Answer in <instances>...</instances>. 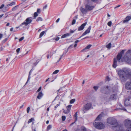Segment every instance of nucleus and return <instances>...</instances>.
Listing matches in <instances>:
<instances>
[{
	"label": "nucleus",
	"instance_id": "nucleus-1",
	"mask_svg": "<svg viewBox=\"0 0 131 131\" xmlns=\"http://www.w3.org/2000/svg\"><path fill=\"white\" fill-rule=\"evenodd\" d=\"M119 79L122 82H124L128 79L131 78V70L128 69L124 71L119 70L118 72Z\"/></svg>",
	"mask_w": 131,
	"mask_h": 131
},
{
	"label": "nucleus",
	"instance_id": "nucleus-2",
	"mask_svg": "<svg viewBox=\"0 0 131 131\" xmlns=\"http://www.w3.org/2000/svg\"><path fill=\"white\" fill-rule=\"evenodd\" d=\"M108 123L113 125V127L116 129L121 124L118 123L116 119L113 117H110L107 119Z\"/></svg>",
	"mask_w": 131,
	"mask_h": 131
},
{
	"label": "nucleus",
	"instance_id": "nucleus-3",
	"mask_svg": "<svg viewBox=\"0 0 131 131\" xmlns=\"http://www.w3.org/2000/svg\"><path fill=\"white\" fill-rule=\"evenodd\" d=\"M125 51V50H122L119 53H118L117 58H114L113 63V68H116L117 66V61H118L119 62V61L122 58V54L124 53Z\"/></svg>",
	"mask_w": 131,
	"mask_h": 131
},
{
	"label": "nucleus",
	"instance_id": "nucleus-4",
	"mask_svg": "<svg viewBox=\"0 0 131 131\" xmlns=\"http://www.w3.org/2000/svg\"><path fill=\"white\" fill-rule=\"evenodd\" d=\"M125 60L127 63L131 64V51L128 50L126 52V55L124 57Z\"/></svg>",
	"mask_w": 131,
	"mask_h": 131
},
{
	"label": "nucleus",
	"instance_id": "nucleus-5",
	"mask_svg": "<svg viewBox=\"0 0 131 131\" xmlns=\"http://www.w3.org/2000/svg\"><path fill=\"white\" fill-rule=\"evenodd\" d=\"M94 126L99 129H101L104 127V125L101 122L99 121L93 123Z\"/></svg>",
	"mask_w": 131,
	"mask_h": 131
},
{
	"label": "nucleus",
	"instance_id": "nucleus-6",
	"mask_svg": "<svg viewBox=\"0 0 131 131\" xmlns=\"http://www.w3.org/2000/svg\"><path fill=\"white\" fill-rule=\"evenodd\" d=\"M108 86H104L102 87L100 89L101 92L102 93L105 94H108L109 93L110 91L108 89Z\"/></svg>",
	"mask_w": 131,
	"mask_h": 131
},
{
	"label": "nucleus",
	"instance_id": "nucleus-7",
	"mask_svg": "<svg viewBox=\"0 0 131 131\" xmlns=\"http://www.w3.org/2000/svg\"><path fill=\"white\" fill-rule=\"evenodd\" d=\"M31 18L32 17H31L27 18L25 20L26 22H24L23 23L20 25V26H21L23 25H25V26H27L32 22V20Z\"/></svg>",
	"mask_w": 131,
	"mask_h": 131
},
{
	"label": "nucleus",
	"instance_id": "nucleus-8",
	"mask_svg": "<svg viewBox=\"0 0 131 131\" xmlns=\"http://www.w3.org/2000/svg\"><path fill=\"white\" fill-rule=\"evenodd\" d=\"M124 105L126 106L131 105V97H129L124 101Z\"/></svg>",
	"mask_w": 131,
	"mask_h": 131
},
{
	"label": "nucleus",
	"instance_id": "nucleus-9",
	"mask_svg": "<svg viewBox=\"0 0 131 131\" xmlns=\"http://www.w3.org/2000/svg\"><path fill=\"white\" fill-rule=\"evenodd\" d=\"M129 79L130 81H127L125 84V88L127 90L131 89V78Z\"/></svg>",
	"mask_w": 131,
	"mask_h": 131
},
{
	"label": "nucleus",
	"instance_id": "nucleus-10",
	"mask_svg": "<svg viewBox=\"0 0 131 131\" xmlns=\"http://www.w3.org/2000/svg\"><path fill=\"white\" fill-rule=\"evenodd\" d=\"M94 6H91L88 4H87L85 5V7L86 8L88 11L92 10L94 8Z\"/></svg>",
	"mask_w": 131,
	"mask_h": 131
},
{
	"label": "nucleus",
	"instance_id": "nucleus-11",
	"mask_svg": "<svg viewBox=\"0 0 131 131\" xmlns=\"http://www.w3.org/2000/svg\"><path fill=\"white\" fill-rule=\"evenodd\" d=\"M101 100L103 101L108 102L110 101V97H108L104 96L103 95H102L100 97Z\"/></svg>",
	"mask_w": 131,
	"mask_h": 131
},
{
	"label": "nucleus",
	"instance_id": "nucleus-12",
	"mask_svg": "<svg viewBox=\"0 0 131 131\" xmlns=\"http://www.w3.org/2000/svg\"><path fill=\"white\" fill-rule=\"evenodd\" d=\"M125 126L126 127L131 126V121L129 120H126L125 122Z\"/></svg>",
	"mask_w": 131,
	"mask_h": 131
},
{
	"label": "nucleus",
	"instance_id": "nucleus-13",
	"mask_svg": "<svg viewBox=\"0 0 131 131\" xmlns=\"http://www.w3.org/2000/svg\"><path fill=\"white\" fill-rule=\"evenodd\" d=\"M91 106L92 105L90 103H88L84 106V109L86 111L88 110L91 108Z\"/></svg>",
	"mask_w": 131,
	"mask_h": 131
},
{
	"label": "nucleus",
	"instance_id": "nucleus-14",
	"mask_svg": "<svg viewBox=\"0 0 131 131\" xmlns=\"http://www.w3.org/2000/svg\"><path fill=\"white\" fill-rule=\"evenodd\" d=\"M123 125L120 124L115 129V131H126L123 129Z\"/></svg>",
	"mask_w": 131,
	"mask_h": 131
},
{
	"label": "nucleus",
	"instance_id": "nucleus-15",
	"mask_svg": "<svg viewBox=\"0 0 131 131\" xmlns=\"http://www.w3.org/2000/svg\"><path fill=\"white\" fill-rule=\"evenodd\" d=\"M87 23V22H85L82 24L78 28V30L81 31L83 30L84 28V27L86 25Z\"/></svg>",
	"mask_w": 131,
	"mask_h": 131
},
{
	"label": "nucleus",
	"instance_id": "nucleus-16",
	"mask_svg": "<svg viewBox=\"0 0 131 131\" xmlns=\"http://www.w3.org/2000/svg\"><path fill=\"white\" fill-rule=\"evenodd\" d=\"M131 19V16H128L126 17L125 19L123 20V23H127L129 20Z\"/></svg>",
	"mask_w": 131,
	"mask_h": 131
},
{
	"label": "nucleus",
	"instance_id": "nucleus-17",
	"mask_svg": "<svg viewBox=\"0 0 131 131\" xmlns=\"http://www.w3.org/2000/svg\"><path fill=\"white\" fill-rule=\"evenodd\" d=\"M80 10L82 13L83 14H85L87 13L88 10L86 9V8H83L82 7H81V8Z\"/></svg>",
	"mask_w": 131,
	"mask_h": 131
},
{
	"label": "nucleus",
	"instance_id": "nucleus-18",
	"mask_svg": "<svg viewBox=\"0 0 131 131\" xmlns=\"http://www.w3.org/2000/svg\"><path fill=\"white\" fill-rule=\"evenodd\" d=\"M116 94H113L111 95L110 97V100H113L116 98Z\"/></svg>",
	"mask_w": 131,
	"mask_h": 131
},
{
	"label": "nucleus",
	"instance_id": "nucleus-19",
	"mask_svg": "<svg viewBox=\"0 0 131 131\" xmlns=\"http://www.w3.org/2000/svg\"><path fill=\"white\" fill-rule=\"evenodd\" d=\"M92 45H88L85 48L82 49L81 50V52H85L86 51V50L87 49H89L90 47Z\"/></svg>",
	"mask_w": 131,
	"mask_h": 131
},
{
	"label": "nucleus",
	"instance_id": "nucleus-20",
	"mask_svg": "<svg viewBox=\"0 0 131 131\" xmlns=\"http://www.w3.org/2000/svg\"><path fill=\"white\" fill-rule=\"evenodd\" d=\"M70 36V34L66 33L64 34L61 37V38H64Z\"/></svg>",
	"mask_w": 131,
	"mask_h": 131
},
{
	"label": "nucleus",
	"instance_id": "nucleus-21",
	"mask_svg": "<svg viewBox=\"0 0 131 131\" xmlns=\"http://www.w3.org/2000/svg\"><path fill=\"white\" fill-rule=\"evenodd\" d=\"M43 94L41 92H39L38 95L37 96V98L38 99H41V97L43 96Z\"/></svg>",
	"mask_w": 131,
	"mask_h": 131
},
{
	"label": "nucleus",
	"instance_id": "nucleus-22",
	"mask_svg": "<svg viewBox=\"0 0 131 131\" xmlns=\"http://www.w3.org/2000/svg\"><path fill=\"white\" fill-rule=\"evenodd\" d=\"M102 114H100L96 118V119L95 121H99L102 118Z\"/></svg>",
	"mask_w": 131,
	"mask_h": 131
},
{
	"label": "nucleus",
	"instance_id": "nucleus-23",
	"mask_svg": "<svg viewBox=\"0 0 131 131\" xmlns=\"http://www.w3.org/2000/svg\"><path fill=\"white\" fill-rule=\"evenodd\" d=\"M68 49L67 50H66L64 51L63 52L62 55L61 56L60 58L59 59V61H60V60L61 59L62 57L64 55H65L68 52Z\"/></svg>",
	"mask_w": 131,
	"mask_h": 131
},
{
	"label": "nucleus",
	"instance_id": "nucleus-24",
	"mask_svg": "<svg viewBox=\"0 0 131 131\" xmlns=\"http://www.w3.org/2000/svg\"><path fill=\"white\" fill-rule=\"evenodd\" d=\"M46 32L44 31H43L42 32H41L40 34L39 35V38H41V37Z\"/></svg>",
	"mask_w": 131,
	"mask_h": 131
},
{
	"label": "nucleus",
	"instance_id": "nucleus-25",
	"mask_svg": "<svg viewBox=\"0 0 131 131\" xmlns=\"http://www.w3.org/2000/svg\"><path fill=\"white\" fill-rule=\"evenodd\" d=\"M15 2H13L11 3L7 4V6L8 7H9V6H12L13 5H15Z\"/></svg>",
	"mask_w": 131,
	"mask_h": 131
},
{
	"label": "nucleus",
	"instance_id": "nucleus-26",
	"mask_svg": "<svg viewBox=\"0 0 131 131\" xmlns=\"http://www.w3.org/2000/svg\"><path fill=\"white\" fill-rule=\"evenodd\" d=\"M91 26H89L87 29L85 31H86L87 33H89L90 32V30L91 29Z\"/></svg>",
	"mask_w": 131,
	"mask_h": 131
},
{
	"label": "nucleus",
	"instance_id": "nucleus-27",
	"mask_svg": "<svg viewBox=\"0 0 131 131\" xmlns=\"http://www.w3.org/2000/svg\"><path fill=\"white\" fill-rule=\"evenodd\" d=\"M74 117L75 119V121H76L77 120V113L76 112L74 115Z\"/></svg>",
	"mask_w": 131,
	"mask_h": 131
},
{
	"label": "nucleus",
	"instance_id": "nucleus-28",
	"mask_svg": "<svg viewBox=\"0 0 131 131\" xmlns=\"http://www.w3.org/2000/svg\"><path fill=\"white\" fill-rule=\"evenodd\" d=\"M42 18L40 17H38L37 18V19H36V21H42Z\"/></svg>",
	"mask_w": 131,
	"mask_h": 131
},
{
	"label": "nucleus",
	"instance_id": "nucleus-29",
	"mask_svg": "<svg viewBox=\"0 0 131 131\" xmlns=\"http://www.w3.org/2000/svg\"><path fill=\"white\" fill-rule=\"evenodd\" d=\"M53 54L50 53V54H48L47 57V59H49L51 57V56Z\"/></svg>",
	"mask_w": 131,
	"mask_h": 131
},
{
	"label": "nucleus",
	"instance_id": "nucleus-30",
	"mask_svg": "<svg viewBox=\"0 0 131 131\" xmlns=\"http://www.w3.org/2000/svg\"><path fill=\"white\" fill-rule=\"evenodd\" d=\"M111 43H110L108 45L106 46V47L108 49H110L111 47Z\"/></svg>",
	"mask_w": 131,
	"mask_h": 131
},
{
	"label": "nucleus",
	"instance_id": "nucleus-31",
	"mask_svg": "<svg viewBox=\"0 0 131 131\" xmlns=\"http://www.w3.org/2000/svg\"><path fill=\"white\" fill-rule=\"evenodd\" d=\"M75 100V99H73L70 101V103L71 104H72L74 102Z\"/></svg>",
	"mask_w": 131,
	"mask_h": 131
},
{
	"label": "nucleus",
	"instance_id": "nucleus-32",
	"mask_svg": "<svg viewBox=\"0 0 131 131\" xmlns=\"http://www.w3.org/2000/svg\"><path fill=\"white\" fill-rule=\"evenodd\" d=\"M17 7L18 6H15L12 9V10L13 11H15L17 9Z\"/></svg>",
	"mask_w": 131,
	"mask_h": 131
},
{
	"label": "nucleus",
	"instance_id": "nucleus-33",
	"mask_svg": "<svg viewBox=\"0 0 131 131\" xmlns=\"http://www.w3.org/2000/svg\"><path fill=\"white\" fill-rule=\"evenodd\" d=\"M51 128V125H49L47 127V131L49 130Z\"/></svg>",
	"mask_w": 131,
	"mask_h": 131
},
{
	"label": "nucleus",
	"instance_id": "nucleus-34",
	"mask_svg": "<svg viewBox=\"0 0 131 131\" xmlns=\"http://www.w3.org/2000/svg\"><path fill=\"white\" fill-rule=\"evenodd\" d=\"M34 120V119L33 118H31V119H30L28 121V123H31V122H32Z\"/></svg>",
	"mask_w": 131,
	"mask_h": 131
},
{
	"label": "nucleus",
	"instance_id": "nucleus-35",
	"mask_svg": "<svg viewBox=\"0 0 131 131\" xmlns=\"http://www.w3.org/2000/svg\"><path fill=\"white\" fill-rule=\"evenodd\" d=\"M126 128H127L126 131H131V126L128 127Z\"/></svg>",
	"mask_w": 131,
	"mask_h": 131
},
{
	"label": "nucleus",
	"instance_id": "nucleus-36",
	"mask_svg": "<svg viewBox=\"0 0 131 131\" xmlns=\"http://www.w3.org/2000/svg\"><path fill=\"white\" fill-rule=\"evenodd\" d=\"M59 70H56L55 71H54L53 73V74H56L58 73L59 72Z\"/></svg>",
	"mask_w": 131,
	"mask_h": 131
},
{
	"label": "nucleus",
	"instance_id": "nucleus-37",
	"mask_svg": "<svg viewBox=\"0 0 131 131\" xmlns=\"http://www.w3.org/2000/svg\"><path fill=\"white\" fill-rule=\"evenodd\" d=\"M34 17L35 18L38 16V15L36 12H35L34 13Z\"/></svg>",
	"mask_w": 131,
	"mask_h": 131
},
{
	"label": "nucleus",
	"instance_id": "nucleus-38",
	"mask_svg": "<svg viewBox=\"0 0 131 131\" xmlns=\"http://www.w3.org/2000/svg\"><path fill=\"white\" fill-rule=\"evenodd\" d=\"M87 33L86 32V31H85L83 33V34H82V35L79 38H80L82 36H83L85 35H86V34H87Z\"/></svg>",
	"mask_w": 131,
	"mask_h": 131
},
{
	"label": "nucleus",
	"instance_id": "nucleus-39",
	"mask_svg": "<svg viewBox=\"0 0 131 131\" xmlns=\"http://www.w3.org/2000/svg\"><path fill=\"white\" fill-rule=\"evenodd\" d=\"M72 105H68L67 106V107L68 108H67V110L69 111L70 110V109H71V107Z\"/></svg>",
	"mask_w": 131,
	"mask_h": 131
},
{
	"label": "nucleus",
	"instance_id": "nucleus-40",
	"mask_svg": "<svg viewBox=\"0 0 131 131\" xmlns=\"http://www.w3.org/2000/svg\"><path fill=\"white\" fill-rule=\"evenodd\" d=\"M62 120L63 121H64L66 119V117H65V116H62Z\"/></svg>",
	"mask_w": 131,
	"mask_h": 131
},
{
	"label": "nucleus",
	"instance_id": "nucleus-41",
	"mask_svg": "<svg viewBox=\"0 0 131 131\" xmlns=\"http://www.w3.org/2000/svg\"><path fill=\"white\" fill-rule=\"evenodd\" d=\"M99 87L97 86H94L93 87V88L96 91L98 89Z\"/></svg>",
	"mask_w": 131,
	"mask_h": 131
},
{
	"label": "nucleus",
	"instance_id": "nucleus-42",
	"mask_svg": "<svg viewBox=\"0 0 131 131\" xmlns=\"http://www.w3.org/2000/svg\"><path fill=\"white\" fill-rule=\"evenodd\" d=\"M75 21H76L75 19H73L72 20V25H73L75 23Z\"/></svg>",
	"mask_w": 131,
	"mask_h": 131
},
{
	"label": "nucleus",
	"instance_id": "nucleus-43",
	"mask_svg": "<svg viewBox=\"0 0 131 131\" xmlns=\"http://www.w3.org/2000/svg\"><path fill=\"white\" fill-rule=\"evenodd\" d=\"M30 75H29L27 80V81L26 82V84H25V85H26L27 84V83H28V82L29 81V80L30 79Z\"/></svg>",
	"mask_w": 131,
	"mask_h": 131
},
{
	"label": "nucleus",
	"instance_id": "nucleus-44",
	"mask_svg": "<svg viewBox=\"0 0 131 131\" xmlns=\"http://www.w3.org/2000/svg\"><path fill=\"white\" fill-rule=\"evenodd\" d=\"M8 40L7 38H6L4 39L2 41V42L3 43H4L6 41H7Z\"/></svg>",
	"mask_w": 131,
	"mask_h": 131
},
{
	"label": "nucleus",
	"instance_id": "nucleus-45",
	"mask_svg": "<svg viewBox=\"0 0 131 131\" xmlns=\"http://www.w3.org/2000/svg\"><path fill=\"white\" fill-rule=\"evenodd\" d=\"M41 12V10L40 9L38 8L37 9V13H38L39 14H40Z\"/></svg>",
	"mask_w": 131,
	"mask_h": 131
},
{
	"label": "nucleus",
	"instance_id": "nucleus-46",
	"mask_svg": "<svg viewBox=\"0 0 131 131\" xmlns=\"http://www.w3.org/2000/svg\"><path fill=\"white\" fill-rule=\"evenodd\" d=\"M119 109L122 110H123L124 111H127L123 107L120 108Z\"/></svg>",
	"mask_w": 131,
	"mask_h": 131
},
{
	"label": "nucleus",
	"instance_id": "nucleus-47",
	"mask_svg": "<svg viewBox=\"0 0 131 131\" xmlns=\"http://www.w3.org/2000/svg\"><path fill=\"white\" fill-rule=\"evenodd\" d=\"M112 24V22L111 21H110L109 22H108L107 23L108 25L110 26H111V25Z\"/></svg>",
	"mask_w": 131,
	"mask_h": 131
},
{
	"label": "nucleus",
	"instance_id": "nucleus-48",
	"mask_svg": "<svg viewBox=\"0 0 131 131\" xmlns=\"http://www.w3.org/2000/svg\"><path fill=\"white\" fill-rule=\"evenodd\" d=\"M24 37H21L19 39V41H20L23 40L24 39Z\"/></svg>",
	"mask_w": 131,
	"mask_h": 131
},
{
	"label": "nucleus",
	"instance_id": "nucleus-49",
	"mask_svg": "<svg viewBox=\"0 0 131 131\" xmlns=\"http://www.w3.org/2000/svg\"><path fill=\"white\" fill-rule=\"evenodd\" d=\"M30 109V107H28L27 109V113H28L29 112V110Z\"/></svg>",
	"mask_w": 131,
	"mask_h": 131
},
{
	"label": "nucleus",
	"instance_id": "nucleus-50",
	"mask_svg": "<svg viewBox=\"0 0 131 131\" xmlns=\"http://www.w3.org/2000/svg\"><path fill=\"white\" fill-rule=\"evenodd\" d=\"M20 48H18L16 50V52L17 53H18L20 51Z\"/></svg>",
	"mask_w": 131,
	"mask_h": 131
},
{
	"label": "nucleus",
	"instance_id": "nucleus-51",
	"mask_svg": "<svg viewBox=\"0 0 131 131\" xmlns=\"http://www.w3.org/2000/svg\"><path fill=\"white\" fill-rule=\"evenodd\" d=\"M41 87L40 86L39 88L38 89V90H37V92H39L41 90Z\"/></svg>",
	"mask_w": 131,
	"mask_h": 131
},
{
	"label": "nucleus",
	"instance_id": "nucleus-52",
	"mask_svg": "<svg viewBox=\"0 0 131 131\" xmlns=\"http://www.w3.org/2000/svg\"><path fill=\"white\" fill-rule=\"evenodd\" d=\"M73 31V30H70V33H69V34H70V35H71V33H73L74 32V31Z\"/></svg>",
	"mask_w": 131,
	"mask_h": 131
},
{
	"label": "nucleus",
	"instance_id": "nucleus-53",
	"mask_svg": "<svg viewBox=\"0 0 131 131\" xmlns=\"http://www.w3.org/2000/svg\"><path fill=\"white\" fill-rule=\"evenodd\" d=\"M4 6V4H2L1 6L0 7V9H2V8H3Z\"/></svg>",
	"mask_w": 131,
	"mask_h": 131
},
{
	"label": "nucleus",
	"instance_id": "nucleus-54",
	"mask_svg": "<svg viewBox=\"0 0 131 131\" xmlns=\"http://www.w3.org/2000/svg\"><path fill=\"white\" fill-rule=\"evenodd\" d=\"M110 79L108 77H107L106 78V80L109 81L110 80Z\"/></svg>",
	"mask_w": 131,
	"mask_h": 131
},
{
	"label": "nucleus",
	"instance_id": "nucleus-55",
	"mask_svg": "<svg viewBox=\"0 0 131 131\" xmlns=\"http://www.w3.org/2000/svg\"><path fill=\"white\" fill-rule=\"evenodd\" d=\"M55 39V40H56V41H58V40L59 39H60V38L59 37H57V38H54Z\"/></svg>",
	"mask_w": 131,
	"mask_h": 131
},
{
	"label": "nucleus",
	"instance_id": "nucleus-56",
	"mask_svg": "<svg viewBox=\"0 0 131 131\" xmlns=\"http://www.w3.org/2000/svg\"><path fill=\"white\" fill-rule=\"evenodd\" d=\"M59 104H57L55 107V110L56 108L57 107L59 106Z\"/></svg>",
	"mask_w": 131,
	"mask_h": 131
},
{
	"label": "nucleus",
	"instance_id": "nucleus-57",
	"mask_svg": "<svg viewBox=\"0 0 131 131\" xmlns=\"http://www.w3.org/2000/svg\"><path fill=\"white\" fill-rule=\"evenodd\" d=\"M73 46V45H70L69 47L67 49L68 50V49L70 48V47H72Z\"/></svg>",
	"mask_w": 131,
	"mask_h": 131
},
{
	"label": "nucleus",
	"instance_id": "nucleus-58",
	"mask_svg": "<svg viewBox=\"0 0 131 131\" xmlns=\"http://www.w3.org/2000/svg\"><path fill=\"white\" fill-rule=\"evenodd\" d=\"M32 71V70H30V72H29V75H31V73Z\"/></svg>",
	"mask_w": 131,
	"mask_h": 131
},
{
	"label": "nucleus",
	"instance_id": "nucleus-59",
	"mask_svg": "<svg viewBox=\"0 0 131 131\" xmlns=\"http://www.w3.org/2000/svg\"><path fill=\"white\" fill-rule=\"evenodd\" d=\"M47 7V5H46L45 6H44L43 7V9H46Z\"/></svg>",
	"mask_w": 131,
	"mask_h": 131
},
{
	"label": "nucleus",
	"instance_id": "nucleus-60",
	"mask_svg": "<svg viewBox=\"0 0 131 131\" xmlns=\"http://www.w3.org/2000/svg\"><path fill=\"white\" fill-rule=\"evenodd\" d=\"M3 37V35L2 34H0V39H1Z\"/></svg>",
	"mask_w": 131,
	"mask_h": 131
},
{
	"label": "nucleus",
	"instance_id": "nucleus-61",
	"mask_svg": "<svg viewBox=\"0 0 131 131\" xmlns=\"http://www.w3.org/2000/svg\"><path fill=\"white\" fill-rule=\"evenodd\" d=\"M60 20V18H58V19H57L56 20V22H57V23H58V22L59 20Z\"/></svg>",
	"mask_w": 131,
	"mask_h": 131
},
{
	"label": "nucleus",
	"instance_id": "nucleus-62",
	"mask_svg": "<svg viewBox=\"0 0 131 131\" xmlns=\"http://www.w3.org/2000/svg\"><path fill=\"white\" fill-rule=\"evenodd\" d=\"M120 6H121L120 5H118V6L115 7L114 8V9H115L116 8L119 7Z\"/></svg>",
	"mask_w": 131,
	"mask_h": 131
},
{
	"label": "nucleus",
	"instance_id": "nucleus-63",
	"mask_svg": "<svg viewBox=\"0 0 131 131\" xmlns=\"http://www.w3.org/2000/svg\"><path fill=\"white\" fill-rule=\"evenodd\" d=\"M79 40H77L75 42V43H77L79 42Z\"/></svg>",
	"mask_w": 131,
	"mask_h": 131
},
{
	"label": "nucleus",
	"instance_id": "nucleus-64",
	"mask_svg": "<svg viewBox=\"0 0 131 131\" xmlns=\"http://www.w3.org/2000/svg\"><path fill=\"white\" fill-rule=\"evenodd\" d=\"M92 1L95 2H96L98 0H91Z\"/></svg>",
	"mask_w": 131,
	"mask_h": 131
}]
</instances>
